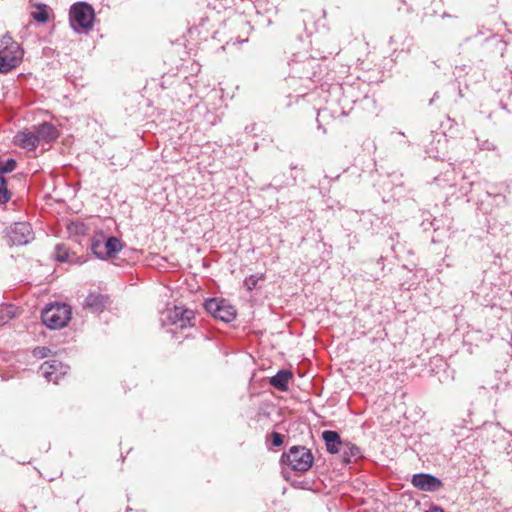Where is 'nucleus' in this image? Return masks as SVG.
I'll list each match as a JSON object with an SVG mask.
<instances>
[{
	"instance_id": "nucleus-1",
	"label": "nucleus",
	"mask_w": 512,
	"mask_h": 512,
	"mask_svg": "<svg viewBox=\"0 0 512 512\" xmlns=\"http://www.w3.org/2000/svg\"><path fill=\"white\" fill-rule=\"evenodd\" d=\"M22 57L23 51L12 37L5 35L0 39V73H7L17 67Z\"/></svg>"
},
{
	"instance_id": "nucleus-2",
	"label": "nucleus",
	"mask_w": 512,
	"mask_h": 512,
	"mask_svg": "<svg viewBox=\"0 0 512 512\" xmlns=\"http://www.w3.org/2000/svg\"><path fill=\"white\" fill-rule=\"evenodd\" d=\"M94 17L95 14L93 8L85 2L76 3L70 8V25L77 33L87 32L91 29Z\"/></svg>"
},
{
	"instance_id": "nucleus-3",
	"label": "nucleus",
	"mask_w": 512,
	"mask_h": 512,
	"mask_svg": "<svg viewBox=\"0 0 512 512\" xmlns=\"http://www.w3.org/2000/svg\"><path fill=\"white\" fill-rule=\"evenodd\" d=\"M313 461L314 456L312 452L304 446H293L282 456V462L298 472L308 471Z\"/></svg>"
},
{
	"instance_id": "nucleus-4",
	"label": "nucleus",
	"mask_w": 512,
	"mask_h": 512,
	"mask_svg": "<svg viewBox=\"0 0 512 512\" xmlns=\"http://www.w3.org/2000/svg\"><path fill=\"white\" fill-rule=\"evenodd\" d=\"M70 318L71 308L67 304H51L42 312L43 323L50 329L63 328Z\"/></svg>"
},
{
	"instance_id": "nucleus-5",
	"label": "nucleus",
	"mask_w": 512,
	"mask_h": 512,
	"mask_svg": "<svg viewBox=\"0 0 512 512\" xmlns=\"http://www.w3.org/2000/svg\"><path fill=\"white\" fill-rule=\"evenodd\" d=\"M205 309L214 318L229 323L236 318V309L227 300L211 298L205 301Z\"/></svg>"
},
{
	"instance_id": "nucleus-6",
	"label": "nucleus",
	"mask_w": 512,
	"mask_h": 512,
	"mask_svg": "<svg viewBox=\"0 0 512 512\" xmlns=\"http://www.w3.org/2000/svg\"><path fill=\"white\" fill-rule=\"evenodd\" d=\"M92 252L100 259H106L121 251L122 243L114 236L107 238L105 241L94 239L91 245Z\"/></svg>"
},
{
	"instance_id": "nucleus-7",
	"label": "nucleus",
	"mask_w": 512,
	"mask_h": 512,
	"mask_svg": "<svg viewBox=\"0 0 512 512\" xmlns=\"http://www.w3.org/2000/svg\"><path fill=\"white\" fill-rule=\"evenodd\" d=\"M8 237L14 245H26L34 239V233L29 223L18 222L10 227Z\"/></svg>"
},
{
	"instance_id": "nucleus-8",
	"label": "nucleus",
	"mask_w": 512,
	"mask_h": 512,
	"mask_svg": "<svg viewBox=\"0 0 512 512\" xmlns=\"http://www.w3.org/2000/svg\"><path fill=\"white\" fill-rule=\"evenodd\" d=\"M165 316L170 324L179 328H186L191 325L193 311L182 306H174L166 310Z\"/></svg>"
},
{
	"instance_id": "nucleus-9",
	"label": "nucleus",
	"mask_w": 512,
	"mask_h": 512,
	"mask_svg": "<svg viewBox=\"0 0 512 512\" xmlns=\"http://www.w3.org/2000/svg\"><path fill=\"white\" fill-rule=\"evenodd\" d=\"M68 366L63 365L57 360L44 362L40 367L42 376L49 382L58 383V381L67 374Z\"/></svg>"
},
{
	"instance_id": "nucleus-10",
	"label": "nucleus",
	"mask_w": 512,
	"mask_h": 512,
	"mask_svg": "<svg viewBox=\"0 0 512 512\" xmlns=\"http://www.w3.org/2000/svg\"><path fill=\"white\" fill-rule=\"evenodd\" d=\"M412 484L414 487L422 491H437L442 487L441 481L429 474H416L412 478Z\"/></svg>"
},
{
	"instance_id": "nucleus-11",
	"label": "nucleus",
	"mask_w": 512,
	"mask_h": 512,
	"mask_svg": "<svg viewBox=\"0 0 512 512\" xmlns=\"http://www.w3.org/2000/svg\"><path fill=\"white\" fill-rule=\"evenodd\" d=\"M322 438L329 453H340L344 447L345 442L341 441L340 435L336 431L326 430L322 433Z\"/></svg>"
},
{
	"instance_id": "nucleus-12",
	"label": "nucleus",
	"mask_w": 512,
	"mask_h": 512,
	"mask_svg": "<svg viewBox=\"0 0 512 512\" xmlns=\"http://www.w3.org/2000/svg\"><path fill=\"white\" fill-rule=\"evenodd\" d=\"M107 297L99 293H90L84 300L83 307L93 313L100 312L105 307Z\"/></svg>"
},
{
	"instance_id": "nucleus-13",
	"label": "nucleus",
	"mask_w": 512,
	"mask_h": 512,
	"mask_svg": "<svg viewBox=\"0 0 512 512\" xmlns=\"http://www.w3.org/2000/svg\"><path fill=\"white\" fill-rule=\"evenodd\" d=\"M37 138L40 141L50 142L58 137L57 130L51 123L44 122L40 124L35 131Z\"/></svg>"
},
{
	"instance_id": "nucleus-14",
	"label": "nucleus",
	"mask_w": 512,
	"mask_h": 512,
	"mask_svg": "<svg viewBox=\"0 0 512 512\" xmlns=\"http://www.w3.org/2000/svg\"><path fill=\"white\" fill-rule=\"evenodd\" d=\"M340 454L345 463L354 462L362 457L360 448L350 442H345Z\"/></svg>"
},
{
	"instance_id": "nucleus-15",
	"label": "nucleus",
	"mask_w": 512,
	"mask_h": 512,
	"mask_svg": "<svg viewBox=\"0 0 512 512\" xmlns=\"http://www.w3.org/2000/svg\"><path fill=\"white\" fill-rule=\"evenodd\" d=\"M293 375L288 370H280L275 376L270 379V384L280 391L288 389V383Z\"/></svg>"
},
{
	"instance_id": "nucleus-16",
	"label": "nucleus",
	"mask_w": 512,
	"mask_h": 512,
	"mask_svg": "<svg viewBox=\"0 0 512 512\" xmlns=\"http://www.w3.org/2000/svg\"><path fill=\"white\" fill-rule=\"evenodd\" d=\"M18 144L27 150H34L39 144L36 133L21 132L16 136Z\"/></svg>"
},
{
	"instance_id": "nucleus-17",
	"label": "nucleus",
	"mask_w": 512,
	"mask_h": 512,
	"mask_svg": "<svg viewBox=\"0 0 512 512\" xmlns=\"http://www.w3.org/2000/svg\"><path fill=\"white\" fill-rule=\"evenodd\" d=\"M36 10L31 13L32 18L38 23H46L49 19L48 6L45 4H36Z\"/></svg>"
},
{
	"instance_id": "nucleus-18",
	"label": "nucleus",
	"mask_w": 512,
	"mask_h": 512,
	"mask_svg": "<svg viewBox=\"0 0 512 512\" xmlns=\"http://www.w3.org/2000/svg\"><path fill=\"white\" fill-rule=\"evenodd\" d=\"M10 195L6 187L4 177L0 176V204H5L9 201Z\"/></svg>"
},
{
	"instance_id": "nucleus-19",
	"label": "nucleus",
	"mask_w": 512,
	"mask_h": 512,
	"mask_svg": "<svg viewBox=\"0 0 512 512\" xmlns=\"http://www.w3.org/2000/svg\"><path fill=\"white\" fill-rule=\"evenodd\" d=\"M69 255L67 249L63 245L56 246V259L60 262L68 261Z\"/></svg>"
},
{
	"instance_id": "nucleus-20",
	"label": "nucleus",
	"mask_w": 512,
	"mask_h": 512,
	"mask_svg": "<svg viewBox=\"0 0 512 512\" xmlns=\"http://www.w3.org/2000/svg\"><path fill=\"white\" fill-rule=\"evenodd\" d=\"M14 317L11 307H5L0 309V325Z\"/></svg>"
},
{
	"instance_id": "nucleus-21",
	"label": "nucleus",
	"mask_w": 512,
	"mask_h": 512,
	"mask_svg": "<svg viewBox=\"0 0 512 512\" xmlns=\"http://www.w3.org/2000/svg\"><path fill=\"white\" fill-rule=\"evenodd\" d=\"M16 162L14 159H8L5 164H0V172L8 173L15 169Z\"/></svg>"
},
{
	"instance_id": "nucleus-22",
	"label": "nucleus",
	"mask_w": 512,
	"mask_h": 512,
	"mask_svg": "<svg viewBox=\"0 0 512 512\" xmlns=\"http://www.w3.org/2000/svg\"><path fill=\"white\" fill-rule=\"evenodd\" d=\"M272 444L274 446H281L283 444V437L281 434L277 433V432H273L272 435Z\"/></svg>"
},
{
	"instance_id": "nucleus-23",
	"label": "nucleus",
	"mask_w": 512,
	"mask_h": 512,
	"mask_svg": "<svg viewBox=\"0 0 512 512\" xmlns=\"http://www.w3.org/2000/svg\"><path fill=\"white\" fill-rule=\"evenodd\" d=\"M257 283V279H255L253 276L245 280V284L248 287L249 290H252Z\"/></svg>"
},
{
	"instance_id": "nucleus-24",
	"label": "nucleus",
	"mask_w": 512,
	"mask_h": 512,
	"mask_svg": "<svg viewBox=\"0 0 512 512\" xmlns=\"http://www.w3.org/2000/svg\"><path fill=\"white\" fill-rule=\"evenodd\" d=\"M46 350H47V349H46V348H44V347H42V348H36V349L34 350V354H35L36 356H39V357L43 358V357H45V356L47 355V354H46Z\"/></svg>"
},
{
	"instance_id": "nucleus-25",
	"label": "nucleus",
	"mask_w": 512,
	"mask_h": 512,
	"mask_svg": "<svg viewBox=\"0 0 512 512\" xmlns=\"http://www.w3.org/2000/svg\"><path fill=\"white\" fill-rule=\"evenodd\" d=\"M432 512H442V510H440V509H435V510H434V511H432Z\"/></svg>"
}]
</instances>
